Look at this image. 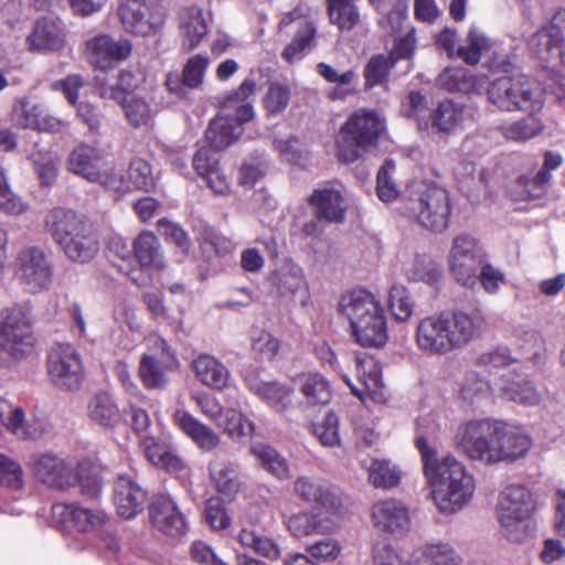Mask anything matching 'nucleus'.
I'll use <instances>...</instances> for the list:
<instances>
[{"label": "nucleus", "mask_w": 565, "mask_h": 565, "mask_svg": "<svg viewBox=\"0 0 565 565\" xmlns=\"http://www.w3.org/2000/svg\"><path fill=\"white\" fill-rule=\"evenodd\" d=\"M415 447L420 454L423 472L437 510L447 515L461 511L473 498V476L456 456L450 452L439 455L423 436L415 438Z\"/></svg>", "instance_id": "nucleus-1"}, {"label": "nucleus", "mask_w": 565, "mask_h": 565, "mask_svg": "<svg viewBox=\"0 0 565 565\" xmlns=\"http://www.w3.org/2000/svg\"><path fill=\"white\" fill-rule=\"evenodd\" d=\"M476 317L463 312L443 311L423 318L415 331L417 348L431 355H447L469 344L479 332Z\"/></svg>", "instance_id": "nucleus-2"}, {"label": "nucleus", "mask_w": 565, "mask_h": 565, "mask_svg": "<svg viewBox=\"0 0 565 565\" xmlns=\"http://www.w3.org/2000/svg\"><path fill=\"white\" fill-rule=\"evenodd\" d=\"M45 224L49 233L70 260L85 264L97 255L99 250L97 234L82 214L72 210L54 209L47 214Z\"/></svg>", "instance_id": "nucleus-3"}, {"label": "nucleus", "mask_w": 565, "mask_h": 565, "mask_svg": "<svg viewBox=\"0 0 565 565\" xmlns=\"http://www.w3.org/2000/svg\"><path fill=\"white\" fill-rule=\"evenodd\" d=\"M255 92V81L247 77L235 92L223 98L222 114L211 121L205 132L214 150H223L235 142L243 132L242 124L254 118L255 111L249 99Z\"/></svg>", "instance_id": "nucleus-4"}, {"label": "nucleus", "mask_w": 565, "mask_h": 565, "mask_svg": "<svg viewBox=\"0 0 565 565\" xmlns=\"http://www.w3.org/2000/svg\"><path fill=\"white\" fill-rule=\"evenodd\" d=\"M487 100L499 111L537 114L544 105L543 89L526 75H501L492 79Z\"/></svg>", "instance_id": "nucleus-5"}, {"label": "nucleus", "mask_w": 565, "mask_h": 565, "mask_svg": "<svg viewBox=\"0 0 565 565\" xmlns=\"http://www.w3.org/2000/svg\"><path fill=\"white\" fill-rule=\"evenodd\" d=\"M535 510L532 492L522 484L507 486L498 497L497 519L501 534L509 541L522 543L530 535L531 516Z\"/></svg>", "instance_id": "nucleus-6"}, {"label": "nucleus", "mask_w": 565, "mask_h": 565, "mask_svg": "<svg viewBox=\"0 0 565 565\" xmlns=\"http://www.w3.org/2000/svg\"><path fill=\"white\" fill-rule=\"evenodd\" d=\"M499 434V420L473 418L457 426L454 444L468 459L483 465H494L500 462Z\"/></svg>", "instance_id": "nucleus-7"}, {"label": "nucleus", "mask_w": 565, "mask_h": 565, "mask_svg": "<svg viewBox=\"0 0 565 565\" xmlns=\"http://www.w3.org/2000/svg\"><path fill=\"white\" fill-rule=\"evenodd\" d=\"M383 119L373 110L359 109L341 127L337 138L340 160L354 162L375 147L384 131Z\"/></svg>", "instance_id": "nucleus-8"}, {"label": "nucleus", "mask_w": 565, "mask_h": 565, "mask_svg": "<svg viewBox=\"0 0 565 565\" xmlns=\"http://www.w3.org/2000/svg\"><path fill=\"white\" fill-rule=\"evenodd\" d=\"M67 168L72 173L108 191L125 194L129 190L120 171L111 166L100 150L89 145H78L70 152Z\"/></svg>", "instance_id": "nucleus-9"}, {"label": "nucleus", "mask_w": 565, "mask_h": 565, "mask_svg": "<svg viewBox=\"0 0 565 565\" xmlns=\"http://www.w3.org/2000/svg\"><path fill=\"white\" fill-rule=\"evenodd\" d=\"M408 209L419 224L428 230L440 232L448 225L449 195L441 186L433 183L418 184Z\"/></svg>", "instance_id": "nucleus-10"}, {"label": "nucleus", "mask_w": 565, "mask_h": 565, "mask_svg": "<svg viewBox=\"0 0 565 565\" xmlns=\"http://www.w3.org/2000/svg\"><path fill=\"white\" fill-rule=\"evenodd\" d=\"M33 344L30 308L17 307L2 313L0 317V348L13 359L20 360L31 352Z\"/></svg>", "instance_id": "nucleus-11"}, {"label": "nucleus", "mask_w": 565, "mask_h": 565, "mask_svg": "<svg viewBox=\"0 0 565 565\" xmlns=\"http://www.w3.org/2000/svg\"><path fill=\"white\" fill-rule=\"evenodd\" d=\"M15 275L29 292L45 291L51 288L54 279L51 257L42 248L25 247L17 256Z\"/></svg>", "instance_id": "nucleus-12"}, {"label": "nucleus", "mask_w": 565, "mask_h": 565, "mask_svg": "<svg viewBox=\"0 0 565 565\" xmlns=\"http://www.w3.org/2000/svg\"><path fill=\"white\" fill-rule=\"evenodd\" d=\"M122 29L132 35L149 36L163 25L164 12L154 0H126L117 8Z\"/></svg>", "instance_id": "nucleus-13"}, {"label": "nucleus", "mask_w": 565, "mask_h": 565, "mask_svg": "<svg viewBox=\"0 0 565 565\" xmlns=\"http://www.w3.org/2000/svg\"><path fill=\"white\" fill-rule=\"evenodd\" d=\"M47 372L52 383L62 391L78 390L85 376L81 354L68 343H60L51 349Z\"/></svg>", "instance_id": "nucleus-14"}, {"label": "nucleus", "mask_w": 565, "mask_h": 565, "mask_svg": "<svg viewBox=\"0 0 565 565\" xmlns=\"http://www.w3.org/2000/svg\"><path fill=\"white\" fill-rule=\"evenodd\" d=\"M484 254L470 235H458L452 239L448 253L449 269L455 279L466 287H473L477 282V268L483 262Z\"/></svg>", "instance_id": "nucleus-15"}, {"label": "nucleus", "mask_w": 565, "mask_h": 565, "mask_svg": "<svg viewBox=\"0 0 565 565\" xmlns=\"http://www.w3.org/2000/svg\"><path fill=\"white\" fill-rule=\"evenodd\" d=\"M150 341V352L143 354L139 362V376L145 387L162 388L169 382L168 371L174 367L178 361L163 339L153 337Z\"/></svg>", "instance_id": "nucleus-16"}, {"label": "nucleus", "mask_w": 565, "mask_h": 565, "mask_svg": "<svg viewBox=\"0 0 565 565\" xmlns=\"http://www.w3.org/2000/svg\"><path fill=\"white\" fill-rule=\"evenodd\" d=\"M87 61L99 70H109L127 60L132 52V43L126 38L115 39L107 33H98L85 41Z\"/></svg>", "instance_id": "nucleus-17"}, {"label": "nucleus", "mask_w": 565, "mask_h": 565, "mask_svg": "<svg viewBox=\"0 0 565 565\" xmlns=\"http://www.w3.org/2000/svg\"><path fill=\"white\" fill-rule=\"evenodd\" d=\"M52 521L65 529L83 533L103 531L109 523L108 515L99 509H89L74 503L53 504Z\"/></svg>", "instance_id": "nucleus-18"}, {"label": "nucleus", "mask_w": 565, "mask_h": 565, "mask_svg": "<svg viewBox=\"0 0 565 565\" xmlns=\"http://www.w3.org/2000/svg\"><path fill=\"white\" fill-rule=\"evenodd\" d=\"M373 526L385 534L403 537L412 527L409 508L396 499H384L375 502L371 510Z\"/></svg>", "instance_id": "nucleus-19"}, {"label": "nucleus", "mask_w": 565, "mask_h": 565, "mask_svg": "<svg viewBox=\"0 0 565 565\" xmlns=\"http://www.w3.org/2000/svg\"><path fill=\"white\" fill-rule=\"evenodd\" d=\"M529 45L540 58L559 60L565 64V9H559L550 24L533 34Z\"/></svg>", "instance_id": "nucleus-20"}, {"label": "nucleus", "mask_w": 565, "mask_h": 565, "mask_svg": "<svg viewBox=\"0 0 565 565\" xmlns=\"http://www.w3.org/2000/svg\"><path fill=\"white\" fill-rule=\"evenodd\" d=\"M30 468L35 479L50 488L65 489L76 482L72 465L51 452L33 455Z\"/></svg>", "instance_id": "nucleus-21"}, {"label": "nucleus", "mask_w": 565, "mask_h": 565, "mask_svg": "<svg viewBox=\"0 0 565 565\" xmlns=\"http://www.w3.org/2000/svg\"><path fill=\"white\" fill-rule=\"evenodd\" d=\"M339 514L323 510L296 513L287 519L286 526L291 535L297 539L326 535L334 532L340 526Z\"/></svg>", "instance_id": "nucleus-22"}, {"label": "nucleus", "mask_w": 565, "mask_h": 565, "mask_svg": "<svg viewBox=\"0 0 565 565\" xmlns=\"http://www.w3.org/2000/svg\"><path fill=\"white\" fill-rule=\"evenodd\" d=\"M355 362L360 387L352 384L347 375H343V380L351 387L352 393L361 401H364L366 397L373 399L382 398L384 384L379 362L373 356L362 353L355 355Z\"/></svg>", "instance_id": "nucleus-23"}, {"label": "nucleus", "mask_w": 565, "mask_h": 565, "mask_svg": "<svg viewBox=\"0 0 565 565\" xmlns=\"http://www.w3.org/2000/svg\"><path fill=\"white\" fill-rule=\"evenodd\" d=\"M100 96L119 104L129 125L134 127L149 126L154 116L153 107L142 97L117 87L102 89Z\"/></svg>", "instance_id": "nucleus-24"}, {"label": "nucleus", "mask_w": 565, "mask_h": 565, "mask_svg": "<svg viewBox=\"0 0 565 565\" xmlns=\"http://www.w3.org/2000/svg\"><path fill=\"white\" fill-rule=\"evenodd\" d=\"M147 493L130 477L120 476L114 487V504L119 516L134 519L145 508Z\"/></svg>", "instance_id": "nucleus-25"}, {"label": "nucleus", "mask_w": 565, "mask_h": 565, "mask_svg": "<svg viewBox=\"0 0 565 565\" xmlns=\"http://www.w3.org/2000/svg\"><path fill=\"white\" fill-rule=\"evenodd\" d=\"M152 525L168 536L184 533L186 523L177 504L168 495H158L150 505Z\"/></svg>", "instance_id": "nucleus-26"}, {"label": "nucleus", "mask_w": 565, "mask_h": 565, "mask_svg": "<svg viewBox=\"0 0 565 565\" xmlns=\"http://www.w3.org/2000/svg\"><path fill=\"white\" fill-rule=\"evenodd\" d=\"M294 492L302 501L317 504V510L340 513L341 499L318 480L298 477L294 482Z\"/></svg>", "instance_id": "nucleus-27"}, {"label": "nucleus", "mask_w": 565, "mask_h": 565, "mask_svg": "<svg viewBox=\"0 0 565 565\" xmlns=\"http://www.w3.org/2000/svg\"><path fill=\"white\" fill-rule=\"evenodd\" d=\"M437 42L444 47L447 53L452 56L455 53L458 57L462 58L466 63L475 65L480 61L481 53L489 47L488 40L477 29H471L467 36V44L459 46L456 50L457 34L455 31L444 30Z\"/></svg>", "instance_id": "nucleus-28"}, {"label": "nucleus", "mask_w": 565, "mask_h": 565, "mask_svg": "<svg viewBox=\"0 0 565 565\" xmlns=\"http://www.w3.org/2000/svg\"><path fill=\"white\" fill-rule=\"evenodd\" d=\"M318 220L339 223L344 220L345 201L339 188L323 185L316 189L310 196Z\"/></svg>", "instance_id": "nucleus-29"}, {"label": "nucleus", "mask_w": 565, "mask_h": 565, "mask_svg": "<svg viewBox=\"0 0 565 565\" xmlns=\"http://www.w3.org/2000/svg\"><path fill=\"white\" fill-rule=\"evenodd\" d=\"M26 44L30 52H56L64 47L65 34L55 20L41 18L26 36Z\"/></svg>", "instance_id": "nucleus-30"}, {"label": "nucleus", "mask_w": 565, "mask_h": 565, "mask_svg": "<svg viewBox=\"0 0 565 565\" xmlns=\"http://www.w3.org/2000/svg\"><path fill=\"white\" fill-rule=\"evenodd\" d=\"M247 386L276 413L284 414L292 406L295 385L288 386L278 381L266 382L249 379Z\"/></svg>", "instance_id": "nucleus-31"}, {"label": "nucleus", "mask_w": 565, "mask_h": 565, "mask_svg": "<svg viewBox=\"0 0 565 565\" xmlns=\"http://www.w3.org/2000/svg\"><path fill=\"white\" fill-rule=\"evenodd\" d=\"M500 462H512L524 458L532 448L533 440L522 427L500 422Z\"/></svg>", "instance_id": "nucleus-32"}, {"label": "nucleus", "mask_w": 565, "mask_h": 565, "mask_svg": "<svg viewBox=\"0 0 565 565\" xmlns=\"http://www.w3.org/2000/svg\"><path fill=\"white\" fill-rule=\"evenodd\" d=\"M179 31L182 45L191 51L195 49L207 34V20L202 8L184 7L179 12Z\"/></svg>", "instance_id": "nucleus-33"}, {"label": "nucleus", "mask_w": 565, "mask_h": 565, "mask_svg": "<svg viewBox=\"0 0 565 565\" xmlns=\"http://www.w3.org/2000/svg\"><path fill=\"white\" fill-rule=\"evenodd\" d=\"M173 420L203 451H212L221 443V437L216 431L183 409L175 411Z\"/></svg>", "instance_id": "nucleus-34"}, {"label": "nucleus", "mask_w": 565, "mask_h": 565, "mask_svg": "<svg viewBox=\"0 0 565 565\" xmlns=\"http://www.w3.org/2000/svg\"><path fill=\"white\" fill-rule=\"evenodd\" d=\"M382 308L380 301L369 291L364 289H355L340 299V310L350 321L353 327L364 318L375 313L376 310Z\"/></svg>", "instance_id": "nucleus-35"}, {"label": "nucleus", "mask_w": 565, "mask_h": 565, "mask_svg": "<svg viewBox=\"0 0 565 565\" xmlns=\"http://www.w3.org/2000/svg\"><path fill=\"white\" fill-rule=\"evenodd\" d=\"M369 317L351 327L352 333L362 347H383L387 341L386 318L383 308Z\"/></svg>", "instance_id": "nucleus-36"}, {"label": "nucleus", "mask_w": 565, "mask_h": 565, "mask_svg": "<svg viewBox=\"0 0 565 565\" xmlns=\"http://www.w3.org/2000/svg\"><path fill=\"white\" fill-rule=\"evenodd\" d=\"M193 370L198 380L207 387L221 391L230 385V371L212 355H199L193 361Z\"/></svg>", "instance_id": "nucleus-37"}, {"label": "nucleus", "mask_w": 565, "mask_h": 565, "mask_svg": "<svg viewBox=\"0 0 565 565\" xmlns=\"http://www.w3.org/2000/svg\"><path fill=\"white\" fill-rule=\"evenodd\" d=\"M134 254L142 268L161 270L166 262L161 244L151 232H141L134 241Z\"/></svg>", "instance_id": "nucleus-38"}, {"label": "nucleus", "mask_w": 565, "mask_h": 565, "mask_svg": "<svg viewBox=\"0 0 565 565\" xmlns=\"http://www.w3.org/2000/svg\"><path fill=\"white\" fill-rule=\"evenodd\" d=\"M295 388L302 396L307 406L328 404L331 399V391L323 376L317 373H302L294 379Z\"/></svg>", "instance_id": "nucleus-39"}, {"label": "nucleus", "mask_w": 565, "mask_h": 565, "mask_svg": "<svg viewBox=\"0 0 565 565\" xmlns=\"http://www.w3.org/2000/svg\"><path fill=\"white\" fill-rule=\"evenodd\" d=\"M461 558L447 543H431L417 547L411 554V565H460Z\"/></svg>", "instance_id": "nucleus-40"}, {"label": "nucleus", "mask_w": 565, "mask_h": 565, "mask_svg": "<svg viewBox=\"0 0 565 565\" xmlns=\"http://www.w3.org/2000/svg\"><path fill=\"white\" fill-rule=\"evenodd\" d=\"M209 471L217 493L224 500L232 501L241 486L235 467L220 458H214L209 463Z\"/></svg>", "instance_id": "nucleus-41"}, {"label": "nucleus", "mask_w": 565, "mask_h": 565, "mask_svg": "<svg viewBox=\"0 0 565 565\" xmlns=\"http://www.w3.org/2000/svg\"><path fill=\"white\" fill-rule=\"evenodd\" d=\"M367 481L375 489L391 490L396 488L402 480L403 471L392 460L386 458H373L369 466Z\"/></svg>", "instance_id": "nucleus-42"}, {"label": "nucleus", "mask_w": 565, "mask_h": 565, "mask_svg": "<svg viewBox=\"0 0 565 565\" xmlns=\"http://www.w3.org/2000/svg\"><path fill=\"white\" fill-rule=\"evenodd\" d=\"M146 458L154 466L168 471H179L182 461L170 445L158 441L151 435H143L140 440Z\"/></svg>", "instance_id": "nucleus-43"}, {"label": "nucleus", "mask_w": 565, "mask_h": 565, "mask_svg": "<svg viewBox=\"0 0 565 565\" xmlns=\"http://www.w3.org/2000/svg\"><path fill=\"white\" fill-rule=\"evenodd\" d=\"M87 414L90 420L106 429L116 428L122 419L118 406L107 393L96 394L90 399Z\"/></svg>", "instance_id": "nucleus-44"}, {"label": "nucleus", "mask_w": 565, "mask_h": 565, "mask_svg": "<svg viewBox=\"0 0 565 565\" xmlns=\"http://www.w3.org/2000/svg\"><path fill=\"white\" fill-rule=\"evenodd\" d=\"M249 450L257 459L260 467L273 477L279 480L288 479L290 477L287 460L274 447L258 441L254 443Z\"/></svg>", "instance_id": "nucleus-45"}, {"label": "nucleus", "mask_w": 565, "mask_h": 565, "mask_svg": "<svg viewBox=\"0 0 565 565\" xmlns=\"http://www.w3.org/2000/svg\"><path fill=\"white\" fill-rule=\"evenodd\" d=\"M466 117L467 109L463 105L444 100L431 114L433 127L441 132H452L462 126Z\"/></svg>", "instance_id": "nucleus-46"}, {"label": "nucleus", "mask_w": 565, "mask_h": 565, "mask_svg": "<svg viewBox=\"0 0 565 565\" xmlns=\"http://www.w3.org/2000/svg\"><path fill=\"white\" fill-rule=\"evenodd\" d=\"M328 13L332 24L341 30H351L360 21L356 0H327Z\"/></svg>", "instance_id": "nucleus-47"}, {"label": "nucleus", "mask_w": 565, "mask_h": 565, "mask_svg": "<svg viewBox=\"0 0 565 565\" xmlns=\"http://www.w3.org/2000/svg\"><path fill=\"white\" fill-rule=\"evenodd\" d=\"M216 425L232 438L250 436L255 430L254 423L235 408L223 411Z\"/></svg>", "instance_id": "nucleus-48"}, {"label": "nucleus", "mask_w": 565, "mask_h": 565, "mask_svg": "<svg viewBox=\"0 0 565 565\" xmlns=\"http://www.w3.org/2000/svg\"><path fill=\"white\" fill-rule=\"evenodd\" d=\"M406 274L411 280L428 285L437 284L443 276L440 266L427 255H417L406 269Z\"/></svg>", "instance_id": "nucleus-49"}, {"label": "nucleus", "mask_w": 565, "mask_h": 565, "mask_svg": "<svg viewBox=\"0 0 565 565\" xmlns=\"http://www.w3.org/2000/svg\"><path fill=\"white\" fill-rule=\"evenodd\" d=\"M439 84L448 90L470 93L478 86L479 79L467 68H446L438 77Z\"/></svg>", "instance_id": "nucleus-50"}, {"label": "nucleus", "mask_w": 565, "mask_h": 565, "mask_svg": "<svg viewBox=\"0 0 565 565\" xmlns=\"http://www.w3.org/2000/svg\"><path fill=\"white\" fill-rule=\"evenodd\" d=\"M501 390L509 399L515 403L533 406L541 401L540 392L527 380L507 382L502 384Z\"/></svg>", "instance_id": "nucleus-51"}, {"label": "nucleus", "mask_w": 565, "mask_h": 565, "mask_svg": "<svg viewBox=\"0 0 565 565\" xmlns=\"http://www.w3.org/2000/svg\"><path fill=\"white\" fill-rule=\"evenodd\" d=\"M316 35V28L312 23H305L301 26L290 44L284 50L282 57L288 63H294L303 56L307 50H310L313 45Z\"/></svg>", "instance_id": "nucleus-52"}, {"label": "nucleus", "mask_w": 565, "mask_h": 565, "mask_svg": "<svg viewBox=\"0 0 565 565\" xmlns=\"http://www.w3.org/2000/svg\"><path fill=\"white\" fill-rule=\"evenodd\" d=\"M534 115H527L526 118L504 125L500 128L502 135L513 141H526L536 136L542 130V125Z\"/></svg>", "instance_id": "nucleus-53"}, {"label": "nucleus", "mask_w": 565, "mask_h": 565, "mask_svg": "<svg viewBox=\"0 0 565 565\" xmlns=\"http://www.w3.org/2000/svg\"><path fill=\"white\" fill-rule=\"evenodd\" d=\"M291 96L289 85L273 82L264 96V108L270 116H276L286 110Z\"/></svg>", "instance_id": "nucleus-54"}, {"label": "nucleus", "mask_w": 565, "mask_h": 565, "mask_svg": "<svg viewBox=\"0 0 565 565\" xmlns=\"http://www.w3.org/2000/svg\"><path fill=\"white\" fill-rule=\"evenodd\" d=\"M125 181L129 185V190L127 192H129L131 188L149 191L154 186L156 178L150 164L146 160L137 158L130 162L128 169V181Z\"/></svg>", "instance_id": "nucleus-55"}, {"label": "nucleus", "mask_w": 565, "mask_h": 565, "mask_svg": "<svg viewBox=\"0 0 565 565\" xmlns=\"http://www.w3.org/2000/svg\"><path fill=\"white\" fill-rule=\"evenodd\" d=\"M243 546H246L255 553L276 559L279 557V550L277 545L269 539L257 534L255 531L243 529L237 536Z\"/></svg>", "instance_id": "nucleus-56"}, {"label": "nucleus", "mask_w": 565, "mask_h": 565, "mask_svg": "<svg viewBox=\"0 0 565 565\" xmlns=\"http://www.w3.org/2000/svg\"><path fill=\"white\" fill-rule=\"evenodd\" d=\"M41 108L26 98L18 100L11 113V120L14 126L23 129H35L39 126Z\"/></svg>", "instance_id": "nucleus-57"}, {"label": "nucleus", "mask_w": 565, "mask_h": 565, "mask_svg": "<svg viewBox=\"0 0 565 565\" xmlns=\"http://www.w3.org/2000/svg\"><path fill=\"white\" fill-rule=\"evenodd\" d=\"M313 434L323 447L341 445L339 435V418L333 413H327L323 419L315 425Z\"/></svg>", "instance_id": "nucleus-58"}, {"label": "nucleus", "mask_w": 565, "mask_h": 565, "mask_svg": "<svg viewBox=\"0 0 565 565\" xmlns=\"http://www.w3.org/2000/svg\"><path fill=\"white\" fill-rule=\"evenodd\" d=\"M489 390L490 385L478 373L468 372L460 384L459 394L463 401L475 403L484 397Z\"/></svg>", "instance_id": "nucleus-59"}, {"label": "nucleus", "mask_w": 565, "mask_h": 565, "mask_svg": "<svg viewBox=\"0 0 565 565\" xmlns=\"http://www.w3.org/2000/svg\"><path fill=\"white\" fill-rule=\"evenodd\" d=\"M394 169V162L386 160L377 172L376 192L379 199L383 202H391L398 195L397 186L392 179Z\"/></svg>", "instance_id": "nucleus-60"}, {"label": "nucleus", "mask_w": 565, "mask_h": 565, "mask_svg": "<svg viewBox=\"0 0 565 565\" xmlns=\"http://www.w3.org/2000/svg\"><path fill=\"white\" fill-rule=\"evenodd\" d=\"M395 58L393 55L373 56L365 67V82L367 86L381 84L387 76L388 71L393 67Z\"/></svg>", "instance_id": "nucleus-61"}, {"label": "nucleus", "mask_w": 565, "mask_h": 565, "mask_svg": "<svg viewBox=\"0 0 565 565\" xmlns=\"http://www.w3.org/2000/svg\"><path fill=\"white\" fill-rule=\"evenodd\" d=\"M390 308L393 316L399 321L411 318L413 315V302L404 287H392L390 291Z\"/></svg>", "instance_id": "nucleus-62"}, {"label": "nucleus", "mask_w": 565, "mask_h": 565, "mask_svg": "<svg viewBox=\"0 0 565 565\" xmlns=\"http://www.w3.org/2000/svg\"><path fill=\"white\" fill-rule=\"evenodd\" d=\"M207 65L209 57L205 55L198 54L189 58L182 73L183 84L190 88L201 85Z\"/></svg>", "instance_id": "nucleus-63"}, {"label": "nucleus", "mask_w": 565, "mask_h": 565, "mask_svg": "<svg viewBox=\"0 0 565 565\" xmlns=\"http://www.w3.org/2000/svg\"><path fill=\"white\" fill-rule=\"evenodd\" d=\"M374 565H411V557L404 559L401 551L386 542L377 543L373 548Z\"/></svg>", "instance_id": "nucleus-64"}]
</instances>
